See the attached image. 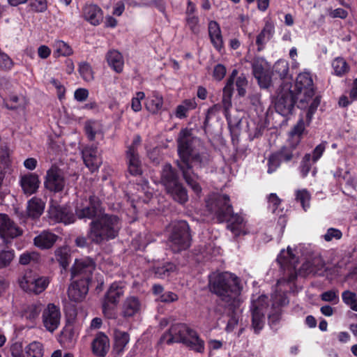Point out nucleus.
<instances>
[{
    "label": "nucleus",
    "instance_id": "nucleus-56",
    "mask_svg": "<svg viewBox=\"0 0 357 357\" xmlns=\"http://www.w3.org/2000/svg\"><path fill=\"white\" fill-rule=\"evenodd\" d=\"M326 145L327 142L323 141L321 143L316 146V147L313 149L311 155V160L312 163H316L321 158L326 151Z\"/></svg>",
    "mask_w": 357,
    "mask_h": 357
},
{
    "label": "nucleus",
    "instance_id": "nucleus-16",
    "mask_svg": "<svg viewBox=\"0 0 357 357\" xmlns=\"http://www.w3.org/2000/svg\"><path fill=\"white\" fill-rule=\"evenodd\" d=\"M60 309L54 303H49L43 312V323L47 331L54 332L59 326Z\"/></svg>",
    "mask_w": 357,
    "mask_h": 357
},
{
    "label": "nucleus",
    "instance_id": "nucleus-11",
    "mask_svg": "<svg viewBox=\"0 0 357 357\" xmlns=\"http://www.w3.org/2000/svg\"><path fill=\"white\" fill-rule=\"evenodd\" d=\"M75 213L79 219L87 218L91 221L105 213V208L100 199L92 195L89 197L87 204L81 208H77Z\"/></svg>",
    "mask_w": 357,
    "mask_h": 357
},
{
    "label": "nucleus",
    "instance_id": "nucleus-5",
    "mask_svg": "<svg viewBox=\"0 0 357 357\" xmlns=\"http://www.w3.org/2000/svg\"><path fill=\"white\" fill-rule=\"evenodd\" d=\"M160 341L168 345L181 343L196 353L204 354L205 351L204 340L195 329L185 323L172 324L168 331L161 336Z\"/></svg>",
    "mask_w": 357,
    "mask_h": 357
},
{
    "label": "nucleus",
    "instance_id": "nucleus-47",
    "mask_svg": "<svg viewBox=\"0 0 357 357\" xmlns=\"http://www.w3.org/2000/svg\"><path fill=\"white\" fill-rule=\"evenodd\" d=\"M29 10L33 13H44L47 9V0H29Z\"/></svg>",
    "mask_w": 357,
    "mask_h": 357
},
{
    "label": "nucleus",
    "instance_id": "nucleus-44",
    "mask_svg": "<svg viewBox=\"0 0 357 357\" xmlns=\"http://www.w3.org/2000/svg\"><path fill=\"white\" fill-rule=\"evenodd\" d=\"M289 69L288 61L284 59H280L274 64L273 72L278 75L281 79H283L287 77Z\"/></svg>",
    "mask_w": 357,
    "mask_h": 357
},
{
    "label": "nucleus",
    "instance_id": "nucleus-4",
    "mask_svg": "<svg viewBox=\"0 0 357 357\" xmlns=\"http://www.w3.org/2000/svg\"><path fill=\"white\" fill-rule=\"evenodd\" d=\"M315 86L310 73H302L298 75L294 93L300 98L297 107L301 109H307L306 121L307 125L312 121V117L321 103V96H316Z\"/></svg>",
    "mask_w": 357,
    "mask_h": 357
},
{
    "label": "nucleus",
    "instance_id": "nucleus-27",
    "mask_svg": "<svg viewBox=\"0 0 357 357\" xmlns=\"http://www.w3.org/2000/svg\"><path fill=\"white\" fill-rule=\"evenodd\" d=\"M83 15L84 19L93 26L99 25L103 20L102 10L96 4L86 5Z\"/></svg>",
    "mask_w": 357,
    "mask_h": 357
},
{
    "label": "nucleus",
    "instance_id": "nucleus-12",
    "mask_svg": "<svg viewBox=\"0 0 357 357\" xmlns=\"http://www.w3.org/2000/svg\"><path fill=\"white\" fill-rule=\"evenodd\" d=\"M95 268L96 264L90 257L76 259L70 269L71 279L79 278L91 282Z\"/></svg>",
    "mask_w": 357,
    "mask_h": 357
},
{
    "label": "nucleus",
    "instance_id": "nucleus-19",
    "mask_svg": "<svg viewBox=\"0 0 357 357\" xmlns=\"http://www.w3.org/2000/svg\"><path fill=\"white\" fill-rule=\"evenodd\" d=\"M48 213L52 220L66 225L74 223L76 220L73 211L66 206L59 205L52 206L50 208Z\"/></svg>",
    "mask_w": 357,
    "mask_h": 357
},
{
    "label": "nucleus",
    "instance_id": "nucleus-33",
    "mask_svg": "<svg viewBox=\"0 0 357 357\" xmlns=\"http://www.w3.org/2000/svg\"><path fill=\"white\" fill-rule=\"evenodd\" d=\"M166 192L176 202L184 204L188 201V191L182 182L165 189Z\"/></svg>",
    "mask_w": 357,
    "mask_h": 357
},
{
    "label": "nucleus",
    "instance_id": "nucleus-36",
    "mask_svg": "<svg viewBox=\"0 0 357 357\" xmlns=\"http://www.w3.org/2000/svg\"><path fill=\"white\" fill-rule=\"evenodd\" d=\"M274 33V26L271 23H266L262 30L256 38V45H257L258 52H261L265 48V45L271 40Z\"/></svg>",
    "mask_w": 357,
    "mask_h": 357
},
{
    "label": "nucleus",
    "instance_id": "nucleus-64",
    "mask_svg": "<svg viewBox=\"0 0 357 357\" xmlns=\"http://www.w3.org/2000/svg\"><path fill=\"white\" fill-rule=\"evenodd\" d=\"M226 73V67L221 63H218L214 67L213 77L215 80L221 81L225 77Z\"/></svg>",
    "mask_w": 357,
    "mask_h": 357
},
{
    "label": "nucleus",
    "instance_id": "nucleus-37",
    "mask_svg": "<svg viewBox=\"0 0 357 357\" xmlns=\"http://www.w3.org/2000/svg\"><path fill=\"white\" fill-rule=\"evenodd\" d=\"M42 311V305L40 303H32L28 305L22 312V317L34 324L35 321L39 317Z\"/></svg>",
    "mask_w": 357,
    "mask_h": 357
},
{
    "label": "nucleus",
    "instance_id": "nucleus-23",
    "mask_svg": "<svg viewBox=\"0 0 357 357\" xmlns=\"http://www.w3.org/2000/svg\"><path fill=\"white\" fill-rule=\"evenodd\" d=\"M109 339L104 333L98 332L91 342V351L97 357H105L109 350Z\"/></svg>",
    "mask_w": 357,
    "mask_h": 357
},
{
    "label": "nucleus",
    "instance_id": "nucleus-60",
    "mask_svg": "<svg viewBox=\"0 0 357 357\" xmlns=\"http://www.w3.org/2000/svg\"><path fill=\"white\" fill-rule=\"evenodd\" d=\"M235 84L238 96H244L246 93L245 87L248 84V80L245 76L243 74H241L240 76L237 77Z\"/></svg>",
    "mask_w": 357,
    "mask_h": 357
},
{
    "label": "nucleus",
    "instance_id": "nucleus-48",
    "mask_svg": "<svg viewBox=\"0 0 357 357\" xmlns=\"http://www.w3.org/2000/svg\"><path fill=\"white\" fill-rule=\"evenodd\" d=\"M288 303L289 299L285 294L276 293L272 295L273 308L276 310H280V307L287 305Z\"/></svg>",
    "mask_w": 357,
    "mask_h": 357
},
{
    "label": "nucleus",
    "instance_id": "nucleus-52",
    "mask_svg": "<svg viewBox=\"0 0 357 357\" xmlns=\"http://www.w3.org/2000/svg\"><path fill=\"white\" fill-rule=\"evenodd\" d=\"M264 59L261 57H256L252 61V70L254 77L261 75L268 69L264 68Z\"/></svg>",
    "mask_w": 357,
    "mask_h": 357
},
{
    "label": "nucleus",
    "instance_id": "nucleus-9",
    "mask_svg": "<svg viewBox=\"0 0 357 357\" xmlns=\"http://www.w3.org/2000/svg\"><path fill=\"white\" fill-rule=\"evenodd\" d=\"M298 144L299 140L289 142L272 153L268 158L267 173L272 174L280 167L282 162L288 163L293 160L295 158V151Z\"/></svg>",
    "mask_w": 357,
    "mask_h": 357
},
{
    "label": "nucleus",
    "instance_id": "nucleus-13",
    "mask_svg": "<svg viewBox=\"0 0 357 357\" xmlns=\"http://www.w3.org/2000/svg\"><path fill=\"white\" fill-rule=\"evenodd\" d=\"M50 283L47 277L32 275L31 272L26 273L20 282L22 289L28 293L39 294L44 291Z\"/></svg>",
    "mask_w": 357,
    "mask_h": 357
},
{
    "label": "nucleus",
    "instance_id": "nucleus-26",
    "mask_svg": "<svg viewBox=\"0 0 357 357\" xmlns=\"http://www.w3.org/2000/svg\"><path fill=\"white\" fill-rule=\"evenodd\" d=\"M126 158L128 172L133 176H141L143 170L139 153H135L133 150L126 151Z\"/></svg>",
    "mask_w": 357,
    "mask_h": 357
},
{
    "label": "nucleus",
    "instance_id": "nucleus-57",
    "mask_svg": "<svg viewBox=\"0 0 357 357\" xmlns=\"http://www.w3.org/2000/svg\"><path fill=\"white\" fill-rule=\"evenodd\" d=\"M185 21L186 25L190 29V31L195 35H198L200 32L199 17L197 16L186 17Z\"/></svg>",
    "mask_w": 357,
    "mask_h": 357
},
{
    "label": "nucleus",
    "instance_id": "nucleus-28",
    "mask_svg": "<svg viewBox=\"0 0 357 357\" xmlns=\"http://www.w3.org/2000/svg\"><path fill=\"white\" fill-rule=\"evenodd\" d=\"M59 236L49 231H43L33 238L34 245L41 249L47 250L53 247Z\"/></svg>",
    "mask_w": 357,
    "mask_h": 357
},
{
    "label": "nucleus",
    "instance_id": "nucleus-20",
    "mask_svg": "<svg viewBox=\"0 0 357 357\" xmlns=\"http://www.w3.org/2000/svg\"><path fill=\"white\" fill-rule=\"evenodd\" d=\"M177 167L181 171L182 176L187 185L196 195H199L202 191V188L199 183L200 177L195 172L194 168L195 169V167L194 164L188 165V167L183 165Z\"/></svg>",
    "mask_w": 357,
    "mask_h": 357
},
{
    "label": "nucleus",
    "instance_id": "nucleus-1",
    "mask_svg": "<svg viewBox=\"0 0 357 357\" xmlns=\"http://www.w3.org/2000/svg\"><path fill=\"white\" fill-rule=\"evenodd\" d=\"M208 287L226 307H239L243 286L240 278L234 273L213 272L208 275Z\"/></svg>",
    "mask_w": 357,
    "mask_h": 357
},
{
    "label": "nucleus",
    "instance_id": "nucleus-6",
    "mask_svg": "<svg viewBox=\"0 0 357 357\" xmlns=\"http://www.w3.org/2000/svg\"><path fill=\"white\" fill-rule=\"evenodd\" d=\"M176 167L194 164L195 169L206 167L210 161L209 155L204 153H193L192 140L190 132L187 129L181 130L177 139Z\"/></svg>",
    "mask_w": 357,
    "mask_h": 357
},
{
    "label": "nucleus",
    "instance_id": "nucleus-8",
    "mask_svg": "<svg viewBox=\"0 0 357 357\" xmlns=\"http://www.w3.org/2000/svg\"><path fill=\"white\" fill-rule=\"evenodd\" d=\"M190 227L187 221L181 220L173 227L169 236L171 249L174 252H180L190 248L191 245Z\"/></svg>",
    "mask_w": 357,
    "mask_h": 357
},
{
    "label": "nucleus",
    "instance_id": "nucleus-45",
    "mask_svg": "<svg viewBox=\"0 0 357 357\" xmlns=\"http://www.w3.org/2000/svg\"><path fill=\"white\" fill-rule=\"evenodd\" d=\"M281 202L282 200L275 193H271L268 198V210L271 211L273 213L282 216V210H281V211L278 210V207L280 206Z\"/></svg>",
    "mask_w": 357,
    "mask_h": 357
},
{
    "label": "nucleus",
    "instance_id": "nucleus-61",
    "mask_svg": "<svg viewBox=\"0 0 357 357\" xmlns=\"http://www.w3.org/2000/svg\"><path fill=\"white\" fill-rule=\"evenodd\" d=\"M145 98V93L143 91H138L136 96L131 100V108L135 112H138L142 109L141 100Z\"/></svg>",
    "mask_w": 357,
    "mask_h": 357
},
{
    "label": "nucleus",
    "instance_id": "nucleus-54",
    "mask_svg": "<svg viewBox=\"0 0 357 357\" xmlns=\"http://www.w3.org/2000/svg\"><path fill=\"white\" fill-rule=\"evenodd\" d=\"M14 66L12 59L2 50L0 52V70L9 71Z\"/></svg>",
    "mask_w": 357,
    "mask_h": 357
},
{
    "label": "nucleus",
    "instance_id": "nucleus-42",
    "mask_svg": "<svg viewBox=\"0 0 357 357\" xmlns=\"http://www.w3.org/2000/svg\"><path fill=\"white\" fill-rule=\"evenodd\" d=\"M43 345L39 342H31L24 349V357H43Z\"/></svg>",
    "mask_w": 357,
    "mask_h": 357
},
{
    "label": "nucleus",
    "instance_id": "nucleus-63",
    "mask_svg": "<svg viewBox=\"0 0 357 357\" xmlns=\"http://www.w3.org/2000/svg\"><path fill=\"white\" fill-rule=\"evenodd\" d=\"M315 274V268L310 261L303 263L299 269V275L303 277Z\"/></svg>",
    "mask_w": 357,
    "mask_h": 357
},
{
    "label": "nucleus",
    "instance_id": "nucleus-24",
    "mask_svg": "<svg viewBox=\"0 0 357 357\" xmlns=\"http://www.w3.org/2000/svg\"><path fill=\"white\" fill-rule=\"evenodd\" d=\"M20 184L24 194L30 196L38 191L40 181L36 173H28L20 176Z\"/></svg>",
    "mask_w": 357,
    "mask_h": 357
},
{
    "label": "nucleus",
    "instance_id": "nucleus-30",
    "mask_svg": "<svg viewBox=\"0 0 357 357\" xmlns=\"http://www.w3.org/2000/svg\"><path fill=\"white\" fill-rule=\"evenodd\" d=\"M108 66L116 73H121L124 68V59L122 54L114 49L109 50L105 56Z\"/></svg>",
    "mask_w": 357,
    "mask_h": 357
},
{
    "label": "nucleus",
    "instance_id": "nucleus-51",
    "mask_svg": "<svg viewBox=\"0 0 357 357\" xmlns=\"http://www.w3.org/2000/svg\"><path fill=\"white\" fill-rule=\"evenodd\" d=\"M229 312V319L228 320L227 324L226 326L225 330L227 332L229 333L234 331L235 327L238 325V316L236 312V310L238 308H232L227 307Z\"/></svg>",
    "mask_w": 357,
    "mask_h": 357
},
{
    "label": "nucleus",
    "instance_id": "nucleus-59",
    "mask_svg": "<svg viewBox=\"0 0 357 357\" xmlns=\"http://www.w3.org/2000/svg\"><path fill=\"white\" fill-rule=\"evenodd\" d=\"M320 297L323 301L333 303L334 304H337L340 301L338 291L334 289L323 292Z\"/></svg>",
    "mask_w": 357,
    "mask_h": 357
},
{
    "label": "nucleus",
    "instance_id": "nucleus-3",
    "mask_svg": "<svg viewBox=\"0 0 357 357\" xmlns=\"http://www.w3.org/2000/svg\"><path fill=\"white\" fill-rule=\"evenodd\" d=\"M121 227L122 221L117 215L105 213L89 222L88 236L93 244L102 245L116 238Z\"/></svg>",
    "mask_w": 357,
    "mask_h": 357
},
{
    "label": "nucleus",
    "instance_id": "nucleus-22",
    "mask_svg": "<svg viewBox=\"0 0 357 357\" xmlns=\"http://www.w3.org/2000/svg\"><path fill=\"white\" fill-rule=\"evenodd\" d=\"M160 181L165 189L181 182L178 170L169 162L162 165Z\"/></svg>",
    "mask_w": 357,
    "mask_h": 357
},
{
    "label": "nucleus",
    "instance_id": "nucleus-10",
    "mask_svg": "<svg viewBox=\"0 0 357 357\" xmlns=\"http://www.w3.org/2000/svg\"><path fill=\"white\" fill-rule=\"evenodd\" d=\"M123 294L124 287L121 283L114 282L109 286L102 301V313L105 317L115 318L116 308Z\"/></svg>",
    "mask_w": 357,
    "mask_h": 357
},
{
    "label": "nucleus",
    "instance_id": "nucleus-43",
    "mask_svg": "<svg viewBox=\"0 0 357 357\" xmlns=\"http://www.w3.org/2000/svg\"><path fill=\"white\" fill-rule=\"evenodd\" d=\"M234 92V88L225 86L222 90V107L225 116L227 115L231 107V97Z\"/></svg>",
    "mask_w": 357,
    "mask_h": 357
},
{
    "label": "nucleus",
    "instance_id": "nucleus-39",
    "mask_svg": "<svg viewBox=\"0 0 357 357\" xmlns=\"http://www.w3.org/2000/svg\"><path fill=\"white\" fill-rule=\"evenodd\" d=\"M54 257L59 266L63 270H66L71 261L69 250L66 247H60L55 250Z\"/></svg>",
    "mask_w": 357,
    "mask_h": 357
},
{
    "label": "nucleus",
    "instance_id": "nucleus-25",
    "mask_svg": "<svg viewBox=\"0 0 357 357\" xmlns=\"http://www.w3.org/2000/svg\"><path fill=\"white\" fill-rule=\"evenodd\" d=\"M208 36L213 47L218 52L224 49V41L220 24L215 20H211L208 25Z\"/></svg>",
    "mask_w": 357,
    "mask_h": 357
},
{
    "label": "nucleus",
    "instance_id": "nucleus-18",
    "mask_svg": "<svg viewBox=\"0 0 357 357\" xmlns=\"http://www.w3.org/2000/svg\"><path fill=\"white\" fill-rule=\"evenodd\" d=\"M45 204L40 198L33 197L27 202L26 211L19 215L20 220L25 222L27 218L36 220L43 213Z\"/></svg>",
    "mask_w": 357,
    "mask_h": 357
},
{
    "label": "nucleus",
    "instance_id": "nucleus-17",
    "mask_svg": "<svg viewBox=\"0 0 357 357\" xmlns=\"http://www.w3.org/2000/svg\"><path fill=\"white\" fill-rule=\"evenodd\" d=\"M22 234V230L12 221L8 215L0 214V237L4 241Z\"/></svg>",
    "mask_w": 357,
    "mask_h": 357
},
{
    "label": "nucleus",
    "instance_id": "nucleus-41",
    "mask_svg": "<svg viewBox=\"0 0 357 357\" xmlns=\"http://www.w3.org/2000/svg\"><path fill=\"white\" fill-rule=\"evenodd\" d=\"M176 271V266L172 262H165L162 265L154 267L155 277L164 279L169 277L172 273Z\"/></svg>",
    "mask_w": 357,
    "mask_h": 357
},
{
    "label": "nucleus",
    "instance_id": "nucleus-21",
    "mask_svg": "<svg viewBox=\"0 0 357 357\" xmlns=\"http://www.w3.org/2000/svg\"><path fill=\"white\" fill-rule=\"evenodd\" d=\"M90 282L86 280L77 279L73 281L68 289V296L70 300L79 303L82 301L89 291Z\"/></svg>",
    "mask_w": 357,
    "mask_h": 357
},
{
    "label": "nucleus",
    "instance_id": "nucleus-53",
    "mask_svg": "<svg viewBox=\"0 0 357 357\" xmlns=\"http://www.w3.org/2000/svg\"><path fill=\"white\" fill-rule=\"evenodd\" d=\"M311 154L305 153L302 158L300 165V170L303 178L306 177L312 168Z\"/></svg>",
    "mask_w": 357,
    "mask_h": 357
},
{
    "label": "nucleus",
    "instance_id": "nucleus-15",
    "mask_svg": "<svg viewBox=\"0 0 357 357\" xmlns=\"http://www.w3.org/2000/svg\"><path fill=\"white\" fill-rule=\"evenodd\" d=\"M277 262L279 264L280 268L290 270L287 278V281L289 283L295 282L298 277V273L296 270L298 259L293 253L289 246H288L287 251L284 250L280 251L277 257Z\"/></svg>",
    "mask_w": 357,
    "mask_h": 357
},
{
    "label": "nucleus",
    "instance_id": "nucleus-49",
    "mask_svg": "<svg viewBox=\"0 0 357 357\" xmlns=\"http://www.w3.org/2000/svg\"><path fill=\"white\" fill-rule=\"evenodd\" d=\"M15 256L13 250H0V269L7 267L10 265Z\"/></svg>",
    "mask_w": 357,
    "mask_h": 357
},
{
    "label": "nucleus",
    "instance_id": "nucleus-2",
    "mask_svg": "<svg viewBox=\"0 0 357 357\" xmlns=\"http://www.w3.org/2000/svg\"><path fill=\"white\" fill-rule=\"evenodd\" d=\"M208 211L214 215L218 223L227 222V229L236 237L242 233L244 219L234 212L230 197L226 194H218L206 201Z\"/></svg>",
    "mask_w": 357,
    "mask_h": 357
},
{
    "label": "nucleus",
    "instance_id": "nucleus-50",
    "mask_svg": "<svg viewBox=\"0 0 357 357\" xmlns=\"http://www.w3.org/2000/svg\"><path fill=\"white\" fill-rule=\"evenodd\" d=\"M296 199L299 202L305 211L310 207V195L307 190H298Z\"/></svg>",
    "mask_w": 357,
    "mask_h": 357
},
{
    "label": "nucleus",
    "instance_id": "nucleus-55",
    "mask_svg": "<svg viewBox=\"0 0 357 357\" xmlns=\"http://www.w3.org/2000/svg\"><path fill=\"white\" fill-rule=\"evenodd\" d=\"M255 78L257 79L258 84L261 88L268 89L271 86V73L268 70L257 75Z\"/></svg>",
    "mask_w": 357,
    "mask_h": 357
},
{
    "label": "nucleus",
    "instance_id": "nucleus-29",
    "mask_svg": "<svg viewBox=\"0 0 357 357\" xmlns=\"http://www.w3.org/2000/svg\"><path fill=\"white\" fill-rule=\"evenodd\" d=\"M82 153L85 165L91 171L93 172L98 169L101 162L98 157V150L96 147H86L83 149Z\"/></svg>",
    "mask_w": 357,
    "mask_h": 357
},
{
    "label": "nucleus",
    "instance_id": "nucleus-46",
    "mask_svg": "<svg viewBox=\"0 0 357 357\" xmlns=\"http://www.w3.org/2000/svg\"><path fill=\"white\" fill-rule=\"evenodd\" d=\"M79 73L82 78L86 81L90 82L93 79V72L91 66L87 62H81L79 64L78 68Z\"/></svg>",
    "mask_w": 357,
    "mask_h": 357
},
{
    "label": "nucleus",
    "instance_id": "nucleus-62",
    "mask_svg": "<svg viewBox=\"0 0 357 357\" xmlns=\"http://www.w3.org/2000/svg\"><path fill=\"white\" fill-rule=\"evenodd\" d=\"M342 237V231L336 228L331 227L327 229L326 233L324 235L326 241H331L333 239L339 240Z\"/></svg>",
    "mask_w": 357,
    "mask_h": 357
},
{
    "label": "nucleus",
    "instance_id": "nucleus-38",
    "mask_svg": "<svg viewBox=\"0 0 357 357\" xmlns=\"http://www.w3.org/2000/svg\"><path fill=\"white\" fill-rule=\"evenodd\" d=\"M331 66L333 70V74L340 77H343L350 70L349 65L342 56L335 57L333 60Z\"/></svg>",
    "mask_w": 357,
    "mask_h": 357
},
{
    "label": "nucleus",
    "instance_id": "nucleus-58",
    "mask_svg": "<svg viewBox=\"0 0 357 357\" xmlns=\"http://www.w3.org/2000/svg\"><path fill=\"white\" fill-rule=\"evenodd\" d=\"M305 122L303 118H301L296 123V125L292 128L290 135L292 137L296 136L298 137L297 140H299V142L301 140L302 135L305 131Z\"/></svg>",
    "mask_w": 357,
    "mask_h": 357
},
{
    "label": "nucleus",
    "instance_id": "nucleus-34",
    "mask_svg": "<svg viewBox=\"0 0 357 357\" xmlns=\"http://www.w3.org/2000/svg\"><path fill=\"white\" fill-rule=\"evenodd\" d=\"M130 341L128 333L116 329L114 331V352L117 355H121L126 350Z\"/></svg>",
    "mask_w": 357,
    "mask_h": 357
},
{
    "label": "nucleus",
    "instance_id": "nucleus-32",
    "mask_svg": "<svg viewBox=\"0 0 357 357\" xmlns=\"http://www.w3.org/2000/svg\"><path fill=\"white\" fill-rule=\"evenodd\" d=\"M252 326L254 332L259 334L264 326V313L263 306L253 302L251 305Z\"/></svg>",
    "mask_w": 357,
    "mask_h": 357
},
{
    "label": "nucleus",
    "instance_id": "nucleus-35",
    "mask_svg": "<svg viewBox=\"0 0 357 357\" xmlns=\"http://www.w3.org/2000/svg\"><path fill=\"white\" fill-rule=\"evenodd\" d=\"M141 308V302L137 296L128 297L123 302L122 315L124 317H132L138 313Z\"/></svg>",
    "mask_w": 357,
    "mask_h": 357
},
{
    "label": "nucleus",
    "instance_id": "nucleus-31",
    "mask_svg": "<svg viewBox=\"0 0 357 357\" xmlns=\"http://www.w3.org/2000/svg\"><path fill=\"white\" fill-rule=\"evenodd\" d=\"M163 104L162 95L158 91H153L146 98L145 107L150 113L157 114L162 110Z\"/></svg>",
    "mask_w": 357,
    "mask_h": 357
},
{
    "label": "nucleus",
    "instance_id": "nucleus-7",
    "mask_svg": "<svg viewBox=\"0 0 357 357\" xmlns=\"http://www.w3.org/2000/svg\"><path fill=\"white\" fill-rule=\"evenodd\" d=\"M291 88L289 83L282 84L274 100L275 112L286 118L293 114L295 105L300 99Z\"/></svg>",
    "mask_w": 357,
    "mask_h": 357
},
{
    "label": "nucleus",
    "instance_id": "nucleus-14",
    "mask_svg": "<svg viewBox=\"0 0 357 357\" xmlns=\"http://www.w3.org/2000/svg\"><path fill=\"white\" fill-rule=\"evenodd\" d=\"M65 185L66 180L61 169L56 165H52L46 172L44 181L45 188L50 192L56 193L63 191Z\"/></svg>",
    "mask_w": 357,
    "mask_h": 357
},
{
    "label": "nucleus",
    "instance_id": "nucleus-40",
    "mask_svg": "<svg viewBox=\"0 0 357 357\" xmlns=\"http://www.w3.org/2000/svg\"><path fill=\"white\" fill-rule=\"evenodd\" d=\"M54 49V56L58 58L59 56H69L73 54L72 47L66 42L56 40L52 45Z\"/></svg>",
    "mask_w": 357,
    "mask_h": 357
}]
</instances>
